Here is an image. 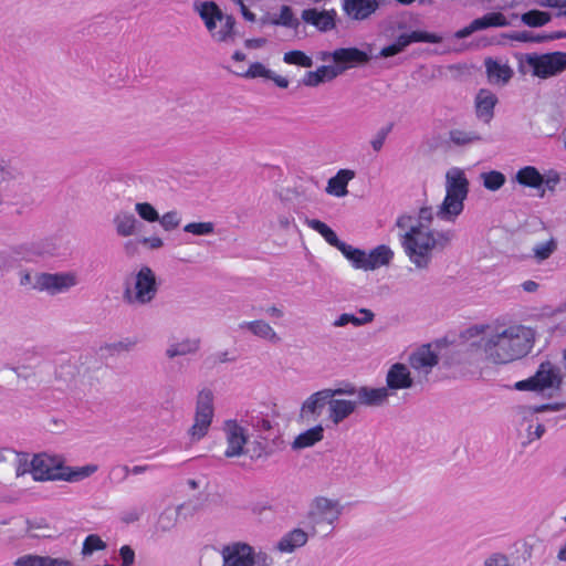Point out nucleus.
<instances>
[{
    "label": "nucleus",
    "instance_id": "1",
    "mask_svg": "<svg viewBox=\"0 0 566 566\" xmlns=\"http://www.w3.org/2000/svg\"><path fill=\"white\" fill-rule=\"evenodd\" d=\"M432 220V208L422 207L416 223L408 214L400 216L396 221L399 229L407 230L401 238V245L410 262L418 269H427L431 262L432 252L446 249L454 237L452 230H431Z\"/></svg>",
    "mask_w": 566,
    "mask_h": 566
},
{
    "label": "nucleus",
    "instance_id": "2",
    "mask_svg": "<svg viewBox=\"0 0 566 566\" xmlns=\"http://www.w3.org/2000/svg\"><path fill=\"white\" fill-rule=\"evenodd\" d=\"M535 343V333L523 325H511L481 337L478 343L485 358L497 365L510 364L530 354Z\"/></svg>",
    "mask_w": 566,
    "mask_h": 566
},
{
    "label": "nucleus",
    "instance_id": "3",
    "mask_svg": "<svg viewBox=\"0 0 566 566\" xmlns=\"http://www.w3.org/2000/svg\"><path fill=\"white\" fill-rule=\"evenodd\" d=\"M446 197L437 212L442 220L454 221L463 211L469 192V181L460 168H452L446 175Z\"/></svg>",
    "mask_w": 566,
    "mask_h": 566
},
{
    "label": "nucleus",
    "instance_id": "4",
    "mask_svg": "<svg viewBox=\"0 0 566 566\" xmlns=\"http://www.w3.org/2000/svg\"><path fill=\"white\" fill-rule=\"evenodd\" d=\"M65 468L62 467L54 458L48 454H36L31 461V474L36 481L48 480H66L78 481L87 478L97 471V465L88 464L85 467L64 472Z\"/></svg>",
    "mask_w": 566,
    "mask_h": 566
},
{
    "label": "nucleus",
    "instance_id": "5",
    "mask_svg": "<svg viewBox=\"0 0 566 566\" xmlns=\"http://www.w3.org/2000/svg\"><path fill=\"white\" fill-rule=\"evenodd\" d=\"M211 36L218 42H226L233 36L235 20L232 15L223 14L214 1H205L196 6Z\"/></svg>",
    "mask_w": 566,
    "mask_h": 566
},
{
    "label": "nucleus",
    "instance_id": "6",
    "mask_svg": "<svg viewBox=\"0 0 566 566\" xmlns=\"http://www.w3.org/2000/svg\"><path fill=\"white\" fill-rule=\"evenodd\" d=\"M562 385L560 368L549 360L539 364L536 373L524 380L515 382L516 390L544 391L546 389H558Z\"/></svg>",
    "mask_w": 566,
    "mask_h": 566
},
{
    "label": "nucleus",
    "instance_id": "7",
    "mask_svg": "<svg viewBox=\"0 0 566 566\" xmlns=\"http://www.w3.org/2000/svg\"><path fill=\"white\" fill-rule=\"evenodd\" d=\"M213 418V396L210 390L203 389L199 392L195 422L190 428L192 439L199 440L205 437Z\"/></svg>",
    "mask_w": 566,
    "mask_h": 566
},
{
    "label": "nucleus",
    "instance_id": "8",
    "mask_svg": "<svg viewBox=\"0 0 566 566\" xmlns=\"http://www.w3.org/2000/svg\"><path fill=\"white\" fill-rule=\"evenodd\" d=\"M340 506L337 501L326 497H316L308 511V522L312 525L313 533H319L318 526H331L339 516Z\"/></svg>",
    "mask_w": 566,
    "mask_h": 566
},
{
    "label": "nucleus",
    "instance_id": "9",
    "mask_svg": "<svg viewBox=\"0 0 566 566\" xmlns=\"http://www.w3.org/2000/svg\"><path fill=\"white\" fill-rule=\"evenodd\" d=\"M527 63L532 67L534 75L546 78L566 70V53L553 52L528 56Z\"/></svg>",
    "mask_w": 566,
    "mask_h": 566
},
{
    "label": "nucleus",
    "instance_id": "10",
    "mask_svg": "<svg viewBox=\"0 0 566 566\" xmlns=\"http://www.w3.org/2000/svg\"><path fill=\"white\" fill-rule=\"evenodd\" d=\"M157 292L156 277L154 272L148 266H143L136 275L135 295H130V291H126V296L129 302H137L145 304L150 302Z\"/></svg>",
    "mask_w": 566,
    "mask_h": 566
},
{
    "label": "nucleus",
    "instance_id": "11",
    "mask_svg": "<svg viewBox=\"0 0 566 566\" xmlns=\"http://www.w3.org/2000/svg\"><path fill=\"white\" fill-rule=\"evenodd\" d=\"M76 282V276L73 273H41L35 276L33 289L46 291L50 294H57L67 291Z\"/></svg>",
    "mask_w": 566,
    "mask_h": 566
},
{
    "label": "nucleus",
    "instance_id": "12",
    "mask_svg": "<svg viewBox=\"0 0 566 566\" xmlns=\"http://www.w3.org/2000/svg\"><path fill=\"white\" fill-rule=\"evenodd\" d=\"M222 566H254V549L245 543L237 542L223 546L221 551Z\"/></svg>",
    "mask_w": 566,
    "mask_h": 566
},
{
    "label": "nucleus",
    "instance_id": "13",
    "mask_svg": "<svg viewBox=\"0 0 566 566\" xmlns=\"http://www.w3.org/2000/svg\"><path fill=\"white\" fill-rule=\"evenodd\" d=\"M332 59L338 67V74L348 69L364 65L369 62L370 56L367 52L358 48H340L332 53Z\"/></svg>",
    "mask_w": 566,
    "mask_h": 566
},
{
    "label": "nucleus",
    "instance_id": "14",
    "mask_svg": "<svg viewBox=\"0 0 566 566\" xmlns=\"http://www.w3.org/2000/svg\"><path fill=\"white\" fill-rule=\"evenodd\" d=\"M378 8V0H343V11L345 15L354 21L369 19Z\"/></svg>",
    "mask_w": 566,
    "mask_h": 566
},
{
    "label": "nucleus",
    "instance_id": "15",
    "mask_svg": "<svg viewBox=\"0 0 566 566\" xmlns=\"http://www.w3.org/2000/svg\"><path fill=\"white\" fill-rule=\"evenodd\" d=\"M340 394H354V389L352 390H343V389H324L314 392L303 403L302 406V415L308 416V415H319L321 410L324 408L326 403H328L329 399L333 398L335 395Z\"/></svg>",
    "mask_w": 566,
    "mask_h": 566
},
{
    "label": "nucleus",
    "instance_id": "16",
    "mask_svg": "<svg viewBox=\"0 0 566 566\" xmlns=\"http://www.w3.org/2000/svg\"><path fill=\"white\" fill-rule=\"evenodd\" d=\"M227 443L228 447L224 451L227 458L239 457L243 452V448L247 443V437L244 430L235 421H227Z\"/></svg>",
    "mask_w": 566,
    "mask_h": 566
},
{
    "label": "nucleus",
    "instance_id": "17",
    "mask_svg": "<svg viewBox=\"0 0 566 566\" xmlns=\"http://www.w3.org/2000/svg\"><path fill=\"white\" fill-rule=\"evenodd\" d=\"M335 18L336 11L324 10L318 11L316 9H305L302 12V19L314 27H316L319 31H329L335 28Z\"/></svg>",
    "mask_w": 566,
    "mask_h": 566
},
{
    "label": "nucleus",
    "instance_id": "18",
    "mask_svg": "<svg viewBox=\"0 0 566 566\" xmlns=\"http://www.w3.org/2000/svg\"><path fill=\"white\" fill-rule=\"evenodd\" d=\"M497 103V97L490 90L481 88L475 97V112L476 116L490 122L494 115V107Z\"/></svg>",
    "mask_w": 566,
    "mask_h": 566
},
{
    "label": "nucleus",
    "instance_id": "19",
    "mask_svg": "<svg viewBox=\"0 0 566 566\" xmlns=\"http://www.w3.org/2000/svg\"><path fill=\"white\" fill-rule=\"evenodd\" d=\"M488 78L491 83L506 84L513 76V70L507 63L488 57L484 61Z\"/></svg>",
    "mask_w": 566,
    "mask_h": 566
},
{
    "label": "nucleus",
    "instance_id": "20",
    "mask_svg": "<svg viewBox=\"0 0 566 566\" xmlns=\"http://www.w3.org/2000/svg\"><path fill=\"white\" fill-rule=\"evenodd\" d=\"M409 364L413 369L428 373L438 364V356L431 350L430 345H424L410 355Z\"/></svg>",
    "mask_w": 566,
    "mask_h": 566
},
{
    "label": "nucleus",
    "instance_id": "21",
    "mask_svg": "<svg viewBox=\"0 0 566 566\" xmlns=\"http://www.w3.org/2000/svg\"><path fill=\"white\" fill-rule=\"evenodd\" d=\"M387 385L390 389H406L412 385L408 368L400 363L394 364L387 374Z\"/></svg>",
    "mask_w": 566,
    "mask_h": 566
},
{
    "label": "nucleus",
    "instance_id": "22",
    "mask_svg": "<svg viewBox=\"0 0 566 566\" xmlns=\"http://www.w3.org/2000/svg\"><path fill=\"white\" fill-rule=\"evenodd\" d=\"M392 258L394 252L389 247L385 244L378 245L368 254L366 253L364 270H375L382 265H387Z\"/></svg>",
    "mask_w": 566,
    "mask_h": 566
},
{
    "label": "nucleus",
    "instance_id": "23",
    "mask_svg": "<svg viewBox=\"0 0 566 566\" xmlns=\"http://www.w3.org/2000/svg\"><path fill=\"white\" fill-rule=\"evenodd\" d=\"M328 406L329 418L335 424H338L346 419L356 408V403L354 401L333 398L329 399Z\"/></svg>",
    "mask_w": 566,
    "mask_h": 566
},
{
    "label": "nucleus",
    "instance_id": "24",
    "mask_svg": "<svg viewBox=\"0 0 566 566\" xmlns=\"http://www.w3.org/2000/svg\"><path fill=\"white\" fill-rule=\"evenodd\" d=\"M354 177V172L348 169L339 170L334 177H332L326 187V191L329 195L336 197H343L347 193L348 181Z\"/></svg>",
    "mask_w": 566,
    "mask_h": 566
},
{
    "label": "nucleus",
    "instance_id": "25",
    "mask_svg": "<svg viewBox=\"0 0 566 566\" xmlns=\"http://www.w3.org/2000/svg\"><path fill=\"white\" fill-rule=\"evenodd\" d=\"M471 22L475 32L488 28H504L511 24L502 12H489Z\"/></svg>",
    "mask_w": 566,
    "mask_h": 566
},
{
    "label": "nucleus",
    "instance_id": "26",
    "mask_svg": "<svg viewBox=\"0 0 566 566\" xmlns=\"http://www.w3.org/2000/svg\"><path fill=\"white\" fill-rule=\"evenodd\" d=\"M307 533L301 528H294L284 535L277 544V548L284 553H292L295 548L305 545Z\"/></svg>",
    "mask_w": 566,
    "mask_h": 566
},
{
    "label": "nucleus",
    "instance_id": "27",
    "mask_svg": "<svg viewBox=\"0 0 566 566\" xmlns=\"http://www.w3.org/2000/svg\"><path fill=\"white\" fill-rule=\"evenodd\" d=\"M324 437V429L317 424L302 433H300L293 441L294 449H305L319 442Z\"/></svg>",
    "mask_w": 566,
    "mask_h": 566
},
{
    "label": "nucleus",
    "instance_id": "28",
    "mask_svg": "<svg viewBox=\"0 0 566 566\" xmlns=\"http://www.w3.org/2000/svg\"><path fill=\"white\" fill-rule=\"evenodd\" d=\"M338 75L337 70L331 66H319L316 71L306 72L303 77V84L306 86H317L324 81H331Z\"/></svg>",
    "mask_w": 566,
    "mask_h": 566
},
{
    "label": "nucleus",
    "instance_id": "29",
    "mask_svg": "<svg viewBox=\"0 0 566 566\" xmlns=\"http://www.w3.org/2000/svg\"><path fill=\"white\" fill-rule=\"evenodd\" d=\"M388 397V390L385 387L381 388H367L361 387L358 390L359 402L367 406H378L382 403Z\"/></svg>",
    "mask_w": 566,
    "mask_h": 566
},
{
    "label": "nucleus",
    "instance_id": "30",
    "mask_svg": "<svg viewBox=\"0 0 566 566\" xmlns=\"http://www.w3.org/2000/svg\"><path fill=\"white\" fill-rule=\"evenodd\" d=\"M516 180L520 185L530 188H538L544 184V177L533 166L521 168L516 174Z\"/></svg>",
    "mask_w": 566,
    "mask_h": 566
},
{
    "label": "nucleus",
    "instance_id": "31",
    "mask_svg": "<svg viewBox=\"0 0 566 566\" xmlns=\"http://www.w3.org/2000/svg\"><path fill=\"white\" fill-rule=\"evenodd\" d=\"M241 327H247L254 335L269 339L270 342L277 343L280 337L275 331L264 321H253L241 324Z\"/></svg>",
    "mask_w": 566,
    "mask_h": 566
},
{
    "label": "nucleus",
    "instance_id": "32",
    "mask_svg": "<svg viewBox=\"0 0 566 566\" xmlns=\"http://www.w3.org/2000/svg\"><path fill=\"white\" fill-rule=\"evenodd\" d=\"M306 224L313 229L314 231L318 232L327 243H329L332 247L339 248V245L343 243L337 237V234L334 232L333 229H331L326 223H324L321 220L317 219H308L306 221Z\"/></svg>",
    "mask_w": 566,
    "mask_h": 566
},
{
    "label": "nucleus",
    "instance_id": "33",
    "mask_svg": "<svg viewBox=\"0 0 566 566\" xmlns=\"http://www.w3.org/2000/svg\"><path fill=\"white\" fill-rule=\"evenodd\" d=\"M359 314L361 316L358 317L354 314L344 313L335 321V326H345L349 323L360 326L374 319V313L370 310L363 308L359 311Z\"/></svg>",
    "mask_w": 566,
    "mask_h": 566
},
{
    "label": "nucleus",
    "instance_id": "34",
    "mask_svg": "<svg viewBox=\"0 0 566 566\" xmlns=\"http://www.w3.org/2000/svg\"><path fill=\"white\" fill-rule=\"evenodd\" d=\"M114 222L117 233L122 237H128L135 232L137 220L132 213H119Z\"/></svg>",
    "mask_w": 566,
    "mask_h": 566
},
{
    "label": "nucleus",
    "instance_id": "35",
    "mask_svg": "<svg viewBox=\"0 0 566 566\" xmlns=\"http://www.w3.org/2000/svg\"><path fill=\"white\" fill-rule=\"evenodd\" d=\"M521 20L527 27L539 28L551 21V14L545 11L530 10L522 14Z\"/></svg>",
    "mask_w": 566,
    "mask_h": 566
},
{
    "label": "nucleus",
    "instance_id": "36",
    "mask_svg": "<svg viewBox=\"0 0 566 566\" xmlns=\"http://www.w3.org/2000/svg\"><path fill=\"white\" fill-rule=\"evenodd\" d=\"M234 74L245 78L271 77V71L260 62L252 63L247 70L239 67L234 71Z\"/></svg>",
    "mask_w": 566,
    "mask_h": 566
},
{
    "label": "nucleus",
    "instance_id": "37",
    "mask_svg": "<svg viewBox=\"0 0 566 566\" xmlns=\"http://www.w3.org/2000/svg\"><path fill=\"white\" fill-rule=\"evenodd\" d=\"M338 250L353 262L354 266L357 269H365V258L366 253L363 250L356 249L345 242H343Z\"/></svg>",
    "mask_w": 566,
    "mask_h": 566
},
{
    "label": "nucleus",
    "instance_id": "38",
    "mask_svg": "<svg viewBox=\"0 0 566 566\" xmlns=\"http://www.w3.org/2000/svg\"><path fill=\"white\" fill-rule=\"evenodd\" d=\"M401 35L407 46L413 42L439 43L441 41V38L439 35L424 31H412L410 33H403Z\"/></svg>",
    "mask_w": 566,
    "mask_h": 566
},
{
    "label": "nucleus",
    "instance_id": "39",
    "mask_svg": "<svg viewBox=\"0 0 566 566\" xmlns=\"http://www.w3.org/2000/svg\"><path fill=\"white\" fill-rule=\"evenodd\" d=\"M283 61L286 64L297 65L302 67H311L313 65L312 59L300 50H292L284 53Z\"/></svg>",
    "mask_w": 566,
    "mask_h": 566
},
{
    "label": "nucleus",
    "instance_id": "40",
    "mask_svg": "<svg viewBox=\"0 0 566 566\" xmlns=\"http://www.w3.org/2000/svg\"><path fill=\"white\" fill-rule=\"evenodd\" d=\"M198 345H199L198 340L187 339L185 342L171 345L167 350V355L170 358H172L175 356H179V355H186L188 353H192V352L197 350Z\"/></svg>",
    "mask_w": 566,
    "mask_h": 566
},
{
    "label": "nucleus",
    "instance_id": "41",
    "mask_svg": "<svg viewBox=\"0 0 566 566\" xmlns=\"http://www.w3.org/2000/svg\"><path fill=\"white\" fill-rule=\"evenodd\" d=\"M557 243L554 238H551L549 240L538 243L534 247V258L537 261H544L548 259L553 252L556 250Z\"/></svg>",
    "mask_w": 566,
    "mask_h": 566
},
{
    "label": "nucleus",
    "instance_id": "42",
    "mask_svg": "<svg viewBox=\"0 0 566 566\" xmlns=\"http://www.w3.org/2000/svg\"><path fill=\"white\" fill-rule=\"evenodd\" d=\"M482 177L484 187L492 191L500 189L505 182L504 175L496 170L485 172Z\"/></svg>",
    "mask_w": 566,
    "mask_h": 566
},
{
    "label": "nucleus",
    "instance_id": "43",
    "mask_svg": "<svg viewBox=\"0 0 566 566\" xmlns=\"http://www.w3.org/2000/svg\"><path fill=\"white\" fill-rule=\"evenodd\" d=\"M106 548V543L96 534L86 536L83 542L82 553L84 555L92 554L96 551H103Z\"/></svg>",
    "mask_w": 566,
    "mask_h": 566
},
{
    "label": "nucleus",
    "instance_id": "44",
    "mask_svg": "<svg viewBox=\"0 0 566 566\" xmlns=\"http://www.w3.org/2000/svg\"><path fill=\"white\" fill-rule=\"evenodd\" d=\"M135 209L139 217L148 222H155L159 220L158 212L148 202H138L136 203Z\"/></svg>",
    "mask_w": 566,
    "mask_h": 566
},
{
    "label": "nucleus",
    "instance_id": "45",
    "mask_svg": "<svg viewBox=\"0 0 566 566\" xmlns=\"http://www.w3.org/2000/svg\"><path fill=\"white\" fill-rule=\"evenodd\" d=\"M478 139L479 136L471 132H464L461 129H453L450 132V140L455 145H465Z\"/></svg>",
    "mask_w": 566,
    "mask_h": 566
},
{
    "label": "nucleus",
    "instance_id": "46",
    "mask_svg": "<svg viewBox=\"0 0 566 566\" xmlns=\"http://www.w3.org/2000/svg\"><path fill=\"white\" fill-rule=\"evenodd\" d=\"M184 230L195 235H206L213 232V224L211 222H191L186 224Z\"/></svg>",
    "mask_w": 566,
    "mask_h": 566
},
{
    "label": "nucleus",
    "instance_id": "47",
    "mask_svg": "<svg viewBox=\"0 0 566 566\" xmlns=\"http://www.w3.org/2000/svg\"><path fill=\"white\" fill-rule=\"evenodd\" d=\"M158 221L166 231H171L180 224V218L176 211L166 212Z\"/></svg>",
    "mask_w": 566,
    "mask_h": 566
},
{
    "label": "nucleus",
    "instance_id": "48",
    "mask_svg": "<svg viewBox=\"0 0 566 566\" xmlns=\"http://www.w3.org/2000/svg\"><path fill=\"white\" fill-rule=\"evenodd\" d=\"M406 46H407V44H405L403 38L400 34L395 43L381 49L380 55L384 57L394 56V55L400 53Z\"/></svg>",
    "mask_w": 566,
    "mask_h": 566
},
{
    "label": "nucleus",
    "instance_id": "49",
    "mask_svg": "<svg viewBox=\"0 0 566 566\" xmlns=\"http://www.w3.org/2000/svg\"><path fill=\"white\" fill-rule=\"evenodd\" d=\"M394 127V124L392 123H389L387 126L382 127L378 133L377 135L375 136V138L370 142L371 144V147L375 151H379L382 146H384V143L388 136V134L391 132Z\"/></svg>",
    "mask_w": 566,
    "mask_h": 566
},
{
    "label": "nucleus",
    "instance_id": "50",
    "mask_svg": "<svg viewBox=\"0 0 566 566\" xmlns=\"http://www.w3.org/2000/svg\"><path fill=\"white\" fill-rule=\"evenodd\" d=\"M276 24H282L284 27H294L296 25V20L294 19V14L292 9L289 6H283L280 10L279 20L275 21Z\"/></svg>",
    "mask_w": 566,
    "mask_h": 566
},
{
    "label": "nucleus",
    "instance_id": "51",
    "mask_svg": "<svg viewBox=\"0 0 566 566\" xmlns=\"http://www.w3.org/2000/svg\"><path fill=\"white\" fill-rule=\"evenodd\" d=\"M44 556L39 555H24L15 559V566H43Z\"/></svg>",
    "mask_w": 566,
    "mask_h": 566
},
{
    "label": "nucleus",
    "instance_id": "52",
    "mask_svg": "<svg viewBox=\"0 0 566 566\" xmlns=\"http://www.w3.org/2000/svg\"><path fill=\"white\" fill-rule=\"evenodd\" d=\"M119 555L125 566H130L135 560V553L130 546L124 545L119 549Z\"/></svg>",
    "mask_w": 566,
    "mask_h": 566
},
{
    "label": "nucleus",
    "instance_id": "53",
    "mask_svg": "<svg viewBox=\"0 0 566 566\" xmlns=\"http://www.w3.org/2000/svg\"><path fill=\"white\" fill-rule=\"evenodd\" d=\"M565 408V403L563 402H554V403H544L538 405L532 408L533 412H544V411H558Z\"/></svg>",
    "mask_w": 566,
    "mask_h": 566
},
{
    "label": "nucleus",
    "instance_id": "54",
    "mask_svg": "<svg viewBox=\"0 0 566 566\" xmlns=\"http://www.w3.org/2000/svg\"><path fill=\"white\" fill-rule=\"evenodd\" d=\"M485 566H509L506 556L494 554L485 560Z\"/></svg>",
    "mask_w": 566,
    "mask_h": 566
},
{
    "label": "nucleus",
    "instance_id": "55",
    "mask_svg": "<svg viewBox=\"0 0 566 566\" xmlns=\"http://www.w3.org/2000/svg\"><path fill=\"white\" fill-rule=\"evenodd\" d=\"M538 4L546 8L564 9L566 15V0H537Z\"/></svg>",
    "mask_w": 566,
    "mask_h": 566
},
{
    "label": "nucleus",
    "instance_id": "56",
    "mask_svg": "<svg viewBox=\"0 0 566 566\" xmlns=\"http://www.w3.org/2000/svg\"><path fill=\"white\" fill-rule=\"evenodd\" d=\"M43 566H73V563L64 558H53L50 556H44Z\"/></svg>",
    "mask_w": 566,
    "mask_h": 566
},
{
    "label": "nucleus",
    "instance_id": "57",
    "mask_svg": "<svg viewBox=\"0 0 566 566\" xmlns=\"http://www.w3.org/2000/svg\"><path fill=\"white\" fill-rule=\"evenodd\" d=\"M247 0H241L240 2H237L240 6L241 13L243 18L247 21L254 22L255 21V14L251 12L248 7L245 6Z\"/></svg>",
    "mask_w": 566,
    "mask_h": 566
},
{
    "label": "nucleus",
    "instance_id": "58",
    "mask_svg": "<svg viewBox=\"0 0 566 566\" xmlns=\"http://www.w3.org/2000/svg\"><path fill=\"white\" fill-rule=\"evenodd\" d=\"M473 32H475V31H474V29H473V24H472V22H471L469 25H467V27H464V28H462V29L458 30V31L455 32V38H458V39H464V38H468L469 35H471Z\"/></svg>",
    "mask_w": 566,
    "mask_h": 566
},
{
    "label": "nucleus",
    "instance_id": "59",
    "mask_svg": "<svg viewBox=\"0 0 566 566\" xmlns=\"http://www.w3.org/2000/svg\"><path fill=\"white\" fill-rule=\"evenodd\" d=\"M149 468H150L149 465H135L132 469H129L128 467L125 465L123 469L127 475L128 473H133V474L144 473L147 470H149Z\"/></svg>",
    "mask_w": 566,
    "mask_h": 566
},
{
    "label": "nucleus",
    "instance_id": "60",
    "mask_svg": "<svg viewBox=\"0 0 566 566\" xmlns=\"http://www.w3.org/2000/svg\"><path fill=\"white\" fill-rule=\"evenodd\" d=\"M279 87H282V88H286L289 86V81L287 78L283 77V76H280V75H273L271 73V77H270Z\"/></svg>",
    "mask_w": 566,
    "mask_h": 566
},
{
    "label": "nucleus",
    "instance_id": "61",
    "mask_svg": "<svg viewBox=\"0 0 566 566\" xmlns=\"http://www.w3.org/2000/svg\"><path fill=\"white\" fill-rule=\"evenodd\" d=\"M144 241L153 249H158L164 244L163 240L158 237L147 238Z\"/></svg>",
    "mask_w": 566,
    "mask_h": 566
},
{
    "label": "nucleus",
    "instance_id": "62",
    "mask_svg": "<svg viewBox=\"0 0 566 566\" xmlns=\"http://www.w3.org/2000/svg\"><path fill=\"white\" fill-rule=\"evenodd\" d=\"M522 286H523V290L528 292V293H533V292H535L538 289V284L535 281H532V280L525 281L522 284Z\"/></svg>",
    "mask_w": 566,
    "mask_h": 566
},
{
    "label": "nucleus",
    "instance_id": "63",
    "mask_svg": "<svg viewBox=\"0 0 566 566\" xmlns=\"http://www.w3.org/2000/svg\"><path fill=\"white\" fill-rule=\"evenodd\" d=\"M15 457V453L10 449H0V463L8 461V458Z\"/></svg>",
    "mask_w": 566,
    "mask_h": 566
},
{
    "label": "nucleus",
    "instance_id": "64",
    "mask_svg": "<svg viewBox=\"0 0 566 566\" xmlns=\"http://www.w3.org/2000/svg\"><path fill=\"white\" fill-rule=\"evenodd\" d=\"M544 182L547 185V187L553 190L555 186L559 182L558 175H554V177H548Z\"/></svg>",
    "mask_w": 566,
    "mask_h": 566
}]
</instances>
